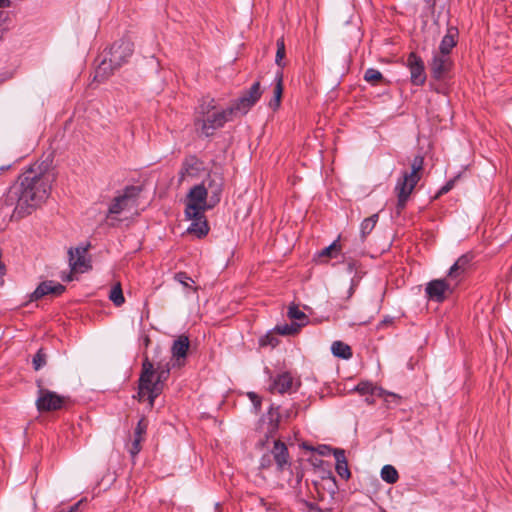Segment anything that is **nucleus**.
I'll return each mask as SVG.
<instances>
[{
  "mask_svg": "<svg viewBox=\"0 0 512 512\" xmlns=\"http://www.w3.org/2000/svg\"><path fill=\"white\" fill-rule=\"evenodd\" d=\"M53 180L54 177L40 167H30L9 188L6 204L14 206L18 217L30 215L48 199Z\"/></svg>",
  "mask_w": 512,
  "mask_h": 512,
  "instance_id": "nucleus-1",
  "label": "nucleus"
},
{
  "mask_svg": "<svg viewBox=\"0 0 512 512\" xmlns=\"http://www.w3.org/2000/svg\"><path fill=\"white\" fill-rule=\"evenodd\" d=\"M169 374V363L159 362L155 368L148 357H145L139 377V398L147 397L150 407H153L155 399L163 391L164 383L167 381Z\"/></svg>",
  "mask_w": 512,
  "mask_h": 512,
  "instance_id": "nucleus-2",
  "label": "nucleus"
},
{
  "mask_svg": "<svg viewBox=\"0 0 512 512\" xmlns=\"http://www.w3.org/2000/svg\"><path fill=\"white\" fill-rule=\"evenodd\" d=\"M198 113L201 117L197 123L201 124V131L205 136L212 135L216 129L223 127L226 122L238 116L233 105L224 110H217L215 100L209 97L202 99Z\"/></svg>",
  "mask_w": 512,
  "mask_h": 512,
  "instance_id": "nucleus-3",
  "label": "nucleus"
},
{
  "mask_svg": "<svg viewBox=\"0 0 512 512\" xmlns=\"http://www.w3.org/2000/svg\"><path fill=\"white\" fill-rule=\"evenodd\" d=\"M424 158L420 155L414 157L411 163V171L403 172L402 177L398 180L395 186V193L397 195L396 213L399 215L405 208L406 203L413 192L415 186L421 179V172L423 170Z\"/></svg>",
  "mask_w": 512,
  "mask_h": 512,
  "instance_id": "nucleus-4",
  "label": "nucleus"
},
{
  "mask_svg": "<svg viewBox=\"0 0 512 512\" xmlns=\"http://www.w3.org/2000/svg\"><path fill=\"white\" fill-rule=\"evenodd\" d=\"M133 53V43L122 39L115 42L96 69V78H106L118 69Z\"/></svg>",
  "mask_w": 512,
  "mask_h": 512,
  "instance_id": "nucleus-5",
  "label": "nucleus"
},
{
  "mask_svg": "<svg viewBox=\"0 0 512 512\" xmlns=\"http://www.w3.org/2000/svg\"><path fill=\"white\" fill-rule=\"evenodd\" d=\"M207 190L205 184L194 186L187 195V204L185 208L186 217H195L203 214L206 209L212 208V202L207 203Z\"/></svg>",
  "mask_w": 512,
  "mask_h": 512,
  "instance_id": "nucleus-6",
  "label": "nucleus"
},
{
  "mask_svg": "<svg viewBox=\"0 0 512 512\" xmlns=\"http://www.w3.org/2000/svg\"><path fill=\"white\" fill-rule=\"evenodd\" d=\"M140 189L135 186H128L121 195L116 196L111 202L107 217L111 215H119L124 211L130 210L136 206L137 197Z\"/></svg>",
  "mask_w": 512,
  "mask_h": 512,
  "instance_id": "nucleus-7",
  "label": "nucleus"
},
{
  "mask_svg": "<svg viewBox=\"0 0 512 512\" xmlns=\"http://www.w3.org/2000/svg\"><path fill=\"white\" fill-rule=\"evenodd\" d=\"M66 402V397L43 388L41 382H38V397L36 407L39 412H50L61 409Z\"/></svg>",
  "mask_w": 512,
  "mask_h": 512,
  "instance_id": "nucleus-8",
  "label": "nucleus"
},
{
  "mask_svg": "<svg viewBox=\"0 0 512 512\" xmlns=\"http://www.w3.org/2000/svg\"><path fill=\"white\" fill-rule=\"evenodd\" d=\"M456 283L447 279H435L427 283L425 292L429 299L436 302H443L448 294H451Z\"/></svg>",
  "mask_w": 512,
  "mask_h": 512,
  "instance_id": "nucleus-9",
  "label": "nucleus"
},
{
  "mask_svg": "<svg viewBox=\"0 0 512 512\" xmlns=\"http://www.w3.org/2000/svg\"><path fill=\"white\" fill-rule=\"evenodd\" d=\"M262 91L260 89V82H255L251 88L243 94L235 103L232 105L236 110V114L245 115L252 106L260 99Z\"/></svg>",
  "mask_w": 512,
  "mask_h": 512,
  "instance_id": "nucleus-10",
  "label": "nucleus"
},
{
  "mask_svg": "<svg viewBox=\"0 0 512 512\" xmlns=\"http://www.w3.org/2000/svg\"><path fill=\"white\" fill-rule=\"evenodd\" d=\"M201 184L206 186L207 195L210 196L209 202L216 205L220 201L223 190L224 179L222 175L218 172H211Z\"/></svg>",
  "mask_w": 512,
  "mask_h": 512,
  "instance_id": "nucleus-11",
  "label": "nucleus"
},
{
  "mask_svg": "<svg viewBox=\"0 0 512 512\" xmlns=\"http://www.w3.org/2000/svg\"><path fill=\"white\" fill-rule=\"evenodd\" d=\"M407 66L410 70L411 82L414 85H423L426 81L424 63L415 53H410L407 58Z\"/></svg>",
  "mask_w": 512,
  "mask_h": 512,
  "instance_id": "nucleus-12",
  "label": "nucleus"
},
{
  "mask_svg": "<svg viewBox=\"0 0 512 512\" xmlns=\"http://www.w3.org/2000/svg\"><path fill=\"white\" fill-rule=\"evenodd\" d=\"M87 248L76 247L68 251L69 266L71 272L83 273L90 268L89 261L86 259Z\"/></svg>",
  "mask_w": 512,
  "mask_h": 512,
  "instance_id": "nucleus-13",
  "label": "nucleus"
},
{
  "mask_svg": "<svg viewBox=\"0 0 512 512\" xmlns=\"http://www.w3.org/2000/svg\"><path fill=\"white\" fill-rule=\"evenodd\" d=\"M65 291V286L54 281H43L31 294V301L41 299L46 295H61Z\"/></svg>",
  "mask_w": 512,
  "mask_h": 512,
  "instance_id": "nucleus-14",
  "label": "nucleus"
},
{
  "mask_svg": "<svg viewBox=\"0 0 512 512\" xmlns=\"http://www.w3.org/2000/svg\"><path fill=\"white\" fill-rule=\"evenodd\" d=\"M471 261L472 256L470 254L460 256L449 269L448 278L457 285L467 271Z\"/></svg>",
  "mask_w": 512,
  "mask_h": 512,
  "instance_id": "nucleus-15",
  "label": "nucleus"
},
{
  "mask_svg": "<svg viewBox=\"0 0 512 512\" xmlns=\"http://www.w3.org/2000/svg\"><path fill=\"white\" fill-rule=\"evenodd\" d=\"M451 65L452 62L449 55L435 54L431 63V73L433 77L436 79L443 78L450 70Z\"/></svg>",
  "mask_w": 512,
  "mask_h": 512,
  "instance_id": "nucleus-16",
  "label": "nucleus"
},
{
  "mask_svg": "<svg viewBox=\"0 0 512 512\" xmlns=\"http://www.w3.org/2000/svg\"><path fill=\"white\" fill-rule=\"evenodd\" d=\"M187 219L192 221L191 225L187 228L188 233L194 234L198 238H202L207 235L209 227L204 213L195 217H187Z\"/></svg>",
  "mask_w": 512,
  "mask_h": 512,
  "instance_id": "nucleus-17",
  "label": "nucleus"
},
{
  "mask_svg": "<svg viewBox=\"0 0 512 512\" xmlns=\"http://www.w3.org/2000/svg\"><path fill=\"white\" fill-rule=\"evenodd\" d=\"M271 454L277 464L279 470H283L284 467L288 464L289 454L286 445L280 440L274 441L273 449L271 450Z\"/></svg>",
  "mask_w": 512,
  "mask_h": 512,
  "instance_id": "nucleus-18",
  "label": "nucleus"
},
{
  "mask_svg": "<svg viewBox=\"0 0 512 512\" xmlns=\"http://www.w3.org/2000/svg\"><path fill=\"white\" fill-rule=\"evenodd\" d=\"M294 384V379L290 373L284 372L278 375L271 386L272 392H278L280 394L289 392L292 390Z\"/></svg>",
  "mask_w": 512,
  "mask_h": 512,
  "instance_id": "nucleus-19",
  "label": "nucleus"
},
{
  "mask_svg": "<svg viewBox=\"0 0 512 512\" xmlns=\"http://www.w3.org/2000/svg\"><path fill=\"white\" fill-rule=\"evenodd\" d=\"M190 346L189 338L185 335L179 336L172 345L171 352L172 357L176 359L177 362L180 359H184L187 355L188 349Z\"/></svg>",
  "mask_w": 512,
  "mask_h": 512,
  "instance_id": "nucleus-20",
  "label": "nucleus"
},
{
  "mask_svg": "<svg viewBox=\"0 0 512 512\" xmlns=\"http://www.w3.org/2000/svg\"><path fill=\"white\" fill-rule=\"evenodd\" d=\"M334 457L336 460V472L342 479H348L350 477V471L345 456V451L342 449H334Z\"/></svg>",
  "mask_w": 512,
  "mask_h": 512,
  "instance_id": "nucleus-21",
  "label": "nucleus"
},
{
  "mask_svg": "<svg viewBox=\"0 0 512 512\" xmlns=\"http://www.w3.org/2000/svg\"><path fill=\"white\" fill-rule=\"evenodd\" d=\"M275 81L274 99L270 102V107L278 108L283 94V73L281 71L276 73Z\"/></svg>",
  "mask_w": 512,
  "mask_h": 512,
  "instance_id": "nucleus-22",
  "label": "nucleus"
},
{
  "mask_svg": "<svg viewBox=\"0 0 512 512\" xmlns=\"http://www.w3.org/2000/svg\"><path fill=\"white\" fill-rule=\"evenodd\" d=\"M332 354L342 359H349L352 356V351L349 345L342 341H335L331 346Z\"/></svg>",
  "mask_w": 512,
  "mask_h": 512,
  "instance_id": "nucleus-23",
  "label": "nucleus"
},
{
  "mask_svg": "<svg viewBox=\"0 0 512 512\" xmlns=\"http://www.w3.org/2000/svg\"><path fill=\"white\" fill-rule=\"evenodd\" d=\"M455 35L452 30H449L448 33L443 37L440 46H439V54L449 55L452 48L456 45Z\"/></svg>",
  "mask_w": 512,
  "mask_h": 512,
  "instance_id": "nucleus-24",
  "label": "nucleus"
},
{
  "mask_svg": "<svg viewBox=\"0 0 512 512\" xmlns=\"http://www.w3.org/2000/svg\"><path fill=\"white\" fill-rule=\"evenodd\" d=\"M381 478L388 484H394L399 478L398 471L392 465H384L381 469Z\"/></svg>",
  "mask_w": 512,
  "mask_h": 512,
  "instance_id": "nucleus-25",
  "label": "nucleus"
},
{
  "mask_svg": "<svg viewBox=\"0 0 512 512\" xmlns=\"http://www.w3.org/2000/svg\"><path fill=\"white\" fill-rule=\"evenodd\" d=\"M109 299L119 307L125 302L120 282H117L110 290Z\"/></svg>",
  "mask_w": 512,
  "mask_h": 512,
  "instance_id": "nucleus-26",
  "label": "nucleus"
},
{
  "mask_svg": "<svg viewBox=\"0 0 512 512\" xmlns=\"http://www.w3.org/2000/svg\"><path fill=\"white\" fill-rule=\"evenodd\" d=\"M378 221V214H373L372 216L364 219L361 223L360 230L361 235L365 238L371 231L374 229L376 223Z\"/></svg>",
  "mask_w": 512,
  "mask_h": 512,
  "instance_id": "nucleus-27",
  "label": "nucleus"
},
{
  "mask_svg": "<svg viewBox=\"0 0 512 512\" xmlns=\"http://www.w3.org/2000/svg\"><path fill=\"white\" fill-rule=\"evenodd\" d=\"M303 324H299V323H291V324H281V325H277L274 330L280 334V335H293V334H296L300 327L302 326Z\"/></svg>",
  "mask_w": 512,
  "mask_h": 512,
  "instance_id": "nucleus-28",
  "label": "nucleus"
},
{
  "mask_svg": "<svg viewBox=\"0 0 512 512\" xmlns=\"http://www.w3.org/2000/svg\"><path fill=\"white\" fill-rule=\"evenodd\" d=\"M341 251V246L339 244V240H335L331 245H329L328 247L322 249L318 256L320 258L322 257H327V258H332V257H336Z\"/></svg>",
  "mask_w": 512,
  "mask_h": 512,
  "instance_id": "nucleus-29",
  "label": "nucleus"
},
{
  "mask_svg": "<svg viewBox=\"0 0 512 512\" xmlns=\"http://www.w3.org/2000/svg\"><path fill=\"white\" fill-rule=\"evenodd\" d=\"M382 78L383 76L381 72L374 68L367 69L364 74V79L372 85H377Z\"/></svg>",
  "mask_w": 512,
  "mask_h": 512,
  "instance_id": "nucleus-30",
  "label": "nucleus"
},
{
  "mask_svg": "<svg viewBox=\"0 0 512 512\" xmlns=\"http://www.w3.org/2000/svg\"><path fill=\"white\" fill-rule=\"evenodd\" d=\"M277 52H276V57H275V62L276 64L283 68L285 66V63H283V59L285 57V43H284V39L283 38H280L277 40Z\"/></svg>",
  "mask_w": 512,
  "mask_h": 512,
  "instance_id": "nucleus-31",
  "label": "nucleus"
},
{
  "mask_svg": "<svg viewBox=\"0 0 512 512\" xmlns=\"http://www.w3.org/2000/svg\"><path fill=\"white\" fill-rule=\"evenodd\" d=\"M46 358L47 355L44 353L43 349H39L32 360L33 367L36 371H38L39 369L46 365Z\"/></svg>",
  "mask_w": 512,
  "mask_h": 512,
  "instance_id": "nucleus-32",
  "label": "nucleus"
},
{
  "mask_svg": "<svg viewBox=\"0 0 512 512\" xmlns=\"http://www.w3.org/2000/svg\"><path fill=\"white\" fill-rule=\"evenodd\" d=\"M375 387L371 382L363 381L360 382L355 388L354 391L358 392L361 395L374 394Z\"/></svg>",
  "mask_w": 512,
  "mask_h": 512,
  "instance_id": "nucleus-33",
  "label": "nucleus"
},
{
  "mask_svg": "<svg viewBox=\"0 0 512 512\" xmlns=\"http://www.w3.org/2000/svg\"><path fill=\"white\" fill-rule=\"evenodd\" d=\"M197 165V160L191 158L184 163V166L181 170V178L184 179L186 175H193V170H197L194 166Z\"/></svg>",
  "mask_w": 512,
  "mask_h": 512,
  "instance_id": "nucleus-34",
  "label": "nucleus"
},
{
  "mask_svg": "<svg viewBox=\"0 0 512 512\" xmlns=\"http://www.w3.org/2000/svg\"><path fill=\"white\" fill-rule=\"evenodd\" d=\"M259 343L261 346L275 347L278 344V338L273 332L267 333L265 336L260 338Z\"/></svg>",
  "mask_w": 512,
  "mask_h": 512,
  "instance_id": "nucleus-35",
  "label": "nucleus"
},
{
  "mask_svg": "<svg viewBox=\"0 0 512 512\" xmlns=\"http://www.w3.org/2000/svg\"><path fill=\"white\" fill-rule=\"evenodd\" d=\"M288 317L292 320H300L304 321L306 319V315L304 312L298 309L297 306L292 305L288 309Z\"/></svg>",
  "mask_w": 512,
  "mask_h": 512,
  "instance_id": "nucleus-36",
  "label": "nucleus"
},
{
  "mask_svg": "<svg viewBox=\"0 0 512 512\" xmlns=\"http://www.w3.org/2000/svg\"><path fill=\"white\" fill-rule=\"evenodd\" d=\"M144 437H135L132 441L131 447L129 449V452L132 457L136 456L140 450H141V443L143 441Z\"/></svg>",
  "mask_w": 512,
  "mask_h": 512,
  "instance_id": "nucleus-37",
  "label": "nucleus"
},
{
  "mask_svg": "<svg viewBox=\"0 0 512 512\" xmlns=\"http://www.w3.org/2000/svg\"><path fill=\"white\" fill-rule=\"evenodd\" d=\"M175 280L181 283L184 287H189L190 282H193V280L185 272L176 273Z\"/></svg>",
  "mask_w": 512,
  "mask_h": 512,
  "instance_id": "nucleus-38",
  "label": "nucleus"
},
{
  "mask_svg": "<svg viewBox=\"0 0 512 512\" xmlns=\"http://www.w3.org/2000/svg\"><path fill=\"white\" fill-rule=\"evenodd\" d=\"M147 424L145 423L144 419H141L134 431L135 437H144V434L146 433Z\"/></svg>",
  "mask_w": 512,
  "mask_h": 512,
  "instance_id": "nucleus-39",
  "label": "nucleus"
},
{
  "mask_svg": "<svg viewBox=\"0 0 512 512\" xmlns=\"http://www.w3.org/2000/svg\"><path fill=\"white\" fill-rule=\"evenodd\" d=\"M9 5H10L9 0H0V8H5V7H8ZM6 29H7V27L2 26V24L0 23V38H2L3 33Z\"/></svg>",
  "mask_w": 512,
  "mask_h": 512,
  "instance_id": "nucleus-40",
  "label": "nucleus"
},
{
  "mask_svg": "<svg viewBox=\"0 0 512 512\" xmlns=\"http://www.w3.org/2000/svg\"><path fill=\"white\" fill-rule=\"evenodd\" d=\"M82 502H83V500L78 501L77 503H75L74 505H72V506H71L67 511H65V512H76V511L79 509V507H80V505L82 504Z\"/></svg>",
  "mask_w": 512,
  "mask_h": 512,
  "instance_id": "nucleus-41",
  "label": "nucleus"
},
{
  "mask_svg": "<svg viewBox=\"0 0 512 512\" xmlns=\"http://www.w3.org/2000/svg\"><path fill=\"white\" fill-rule=\"evenodd\" d=\"M450 189H451V183H447L445 186H443L440 189L439 193L440 194L447 193Z\"/></svg>",
  "mask_w": 512,
  "mask_h": 512,
  "instance_id": "nucleus-42",
  "label": "nucleus"
},
{
  "mask_svg": "<svg viewBox=\"0 0 512 512\" xmlns=\"http://www.w3.org/2000/svg\"><path fill=\"white\" fill-rule=\"evenodd\" d=\"M61 278H62V280H64V281H72V279H73V278H72L71 273H70V274H67V275H65V276L63 275Z\"/></svg>",
  "mask_w": 512,
  "mask_h": 512,
  "instance_id": "nucleus-43",
  "label": "nucleus"
},
{
  "mask_svg": "<svg viewBox=\"0 0 512 512\" xmlns=\"http://www.w3.org/2000/svg\"><path fill=\"white\" fill-rule=\"evenodd\" d=\"M249 397L254 401L255 399H257V396L256 394L254 393H249Z\"/></svg>",
  "mask_w": 512,
  "mask_h": 512,
  "instance_id": "nucleus-44",
  "label": "nucleus"
},
{
  "mask_svg": "<svg viewBox=\"0 0 512 512\" xmlns=\"http://www.w3.org/2000/svg\"><path fill=\"white\" fill-rule=\"evenodd\" d=\"M388 396H392L394 398H397V396L395 394H393V393H389Z\"/></svg>",
  "mask_w": 512,
  "mask_h": 512,
  "instance_id": "nucleus-45",
  "label": "nucleus"
},
{
  "mask_svg": "<svg viewBox=\"0 0 512 512\" xmlns=\"http://www.w3.org/2000/svg\"><path fill=\"white\" fill-rule=\"evenodd\" d=\"M261 466H262V467H265V466H266V464L264 463V459L262 460Z\"/></svg>",
  "mask_w": 512,
  "mask_h": 512,
  "instance_id": "nucleus-46",
  "label": "nucleus"
},
{
  "mask_svg": "<svg viewBox=\"0 0 512 512\" xmlns=\"http://www.w3.org/2000/svg\"><path fill=\"white\" fill-rule=\"evenodd\" d=\"M149 341H150V340H149V338H146V339H145V343H146V345L149 343Z\"/></svg>",
  "mask_w": 512,
  "mask_h": 512,
  "instance_id": "nucleus-47",
  "label": "nucleus"
}]
</instances>
